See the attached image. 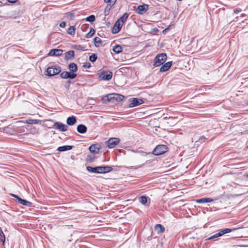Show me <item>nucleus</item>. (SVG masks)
Returning a JSON list of instances; mask_svg holds the SVG:
<instances>
[{
    "instance_id": "4468645a",
    "label": "nucleus",
    "mask_w": 248,
    "mask_h": 248,
    "mask_svg": "<svg viewBox=\"0 0 248 248\" xmlns=\"http://www.w3.org/2000/svg\"><path fill=\"white\" fill-rule=\"evenodd\" d=\"M63 51L59 49H51L48 54V56H60L62 55Z\"/></svg>"
},
{
    "instance_id": "4c0bfd02",
    "label": "nucleus",
    "mask_w": 248,
    "mask_h": 248,
    "mask_svg": "<svg viewBox=\"0 0 248 248\" xmlns=\"http://www.w3.org/2000/svg\"><path fill=\"white\" fill-rule=\"evenodd\" d=\"M77 74L75 73V72H71L69 78L74 79L77 77Z\"/></svg>"
},
{
    "instance_id": "f257e3e1",
    "label": "nucleus",
    "mask_w": 248,
    "mask_h": 248,
    "mask_svg": "<svg viewBox=\"0 0 248 248\" xmlns=\"http://www.w3.org/2000/svg\"><path fill=\"white\" fill-rule=\"evenodd\" d=\"M86 170L90 172L95 173H106L111 171L113 169L111 167L106 166H97L95 167H92L91 166H87Z\"/></svg>"
},
{
    "instance_id": "b1692460",
    "label": "nucleus",
    "mask_w": 248,
    "mask_h": 248,
    "mask_svg": "<svg viewBox=\"0 0 248 248\" xmlns=\"http://www.w3.org/2000/svg\"><path fill=\"white\" fill-rule=\"evenodd\" d=\"M129 16V14L127 13H125L118 20L120 23L123 24L125 22Z\"/></svg>"
},
{
    "instance_id": "2eb2a0df",
    "label": "nucleus",
    "mask_w": 248,
    "mask_h": 248,
    "mask_svg": "<svg viewBox=\"0 0 248 248\" xmlns=\"http://www.w3.org/2000/svg\"><path fill=\"white\" fill-rule=\"evenodd\" d=\"M172 64V62H168L166 63H164L162 64V66L160 67L159 72H165L167 71L171 67Z\"/></svg>"
},
{
    "instance_id": "cd10ccee",
    "label": "nucleus",
    "mask_w": 248,
    "mask_h": 248,
    "mask_svg": "<svg viewBox=\"0 0 248 248\" xmlns=\"http://www.w3.org/2000/svg\"><path fill=\"white\" fill-rule=\"evenodd\" d=\"M95 32V30L94 29L91 28L90 30V31L85 35V37L87 38H91L94 34Z\"/></svg>"
},
{
    "instance_id": "dca6fc26",
    "label": "nucleus",
    "mask_w": 248,
    "mask_h": 248,
    "mask_svg": "<svg viewBox=\"0 0 248 248\" xmlns=\"http://www.w3.org/2000/svg\"><path fill=\"white\" fill-rule=\"evenodd\" d=\"M101 146L98 144L91 145L89 147V150L93 153H98L100 149Z\"/></svg>"
},
{
    "instance_id": "4be33fe9",
    "label": "nucleus",
    "mask_w": 248,
    "mask_h": 248,
    "mask_svg": "<svg viewBox=\"0 0 248 248\" xmlns=\"http://www.w3.org/2000/svg\"><path fill=\"white\" fill-rule=\"evenodd\" d=\"M73 146L71 145H63L58 148L57 150L59 152H64L72 149Z\"/></svg>"
},
{
    "instance_id": "c9c22d12",
    "label": "nucleus",
    "mask_w": 248,
    "mask_h": 248,
    "mask_svg": "<svg viewBox=\"0 0 248 248\" xmlns=\"http://www.w3.org/2000/svg\"><path fill=\"white\" fill-rule=\"evenodd\" d=\"M83 67L85 68H89L91 67V64L89 62H86L83 63Z\"/></svg>"
},
{
    "instance_id": "58836bf2",
    "label": "nucleus",
    "mask_w": 248,
    "mask_h": 248,
    "mask_svg": "<svg viewBox=\"0 0 248 248\" xmlns=\"http://www.w3.org/2000/svg\"><path fill=\"white\" fill-rule=\"evenodd\" d=\"M70 83H71V81L70 80H67L66 83H65V87L67 89H68L69 87V86L70 85Z\"/></svg>"
},
{
    "instance_id": "aec40b11",
    "label": "nucleus",
    "mask_w": 248,
    "mask_h": 248,
    "mask_svg": "<svg viewBox=\"0 0 248 248\" xmlns=\"http://www.w3.org/2000/svg\"><path fill=\"white\" fill-rule=\"evenodd\" d=\"M214 200L210 198H204L196 200L195 202L198 203H204L213 202Z\"/></svg>"
},
{
    "instance_id": "f3484780",
    "label": "nucleus",
    "mask_w": 248,
    "mask_h": 248,
    "mask_svg": "<svg viewBox=\"0 0 248 248\" xmlns=\"http://www.w3.org/2000/svg\"><path fill=\"white\" fill-rule=\"evenodd\" d=\"M154 229L158 234L164 232L165 230L164 227L160 224H156L154 227Z\"/></svg>"
},
{
    "instance_id": "72a5a7b5",
    "label": "nucleus",
    "mask_w": 248,
    "mask_h": 248,
    "mask_svg": "<svg viewBox=\"0 0 248 248\" xmlns=\"http://www.w3.org/2000/svg\"><path fill=\"white\" fill-rule=\"evenodd\" d=\"M97 59V56L96 54L93 53L89 57V60L91 62H94Z\"/></svg>"
},
{
    "instance_id": "39448f33",
    "label": "nucleus",
    "mask_w": 248,
    "mask_h": 248,
    "mask_svg": "<svg viewBox=\"0 0 248 248\" xmlns=\"http://www.w3.org/2000/svg\"><path fill=\"white\" fill-rule=\"evenodd\" d=\"M168 151V147L165 145L160 144L157 145L153 150L152 153L155 155H159Z\"/></svg>"
},
{
    "instance_id": "6e6552de",
    "label": "nucleus",
    "mask_w": 248,
    "mask_h": 248,
    "mask_svg": "<svg viewBox=\"0 0 248 248\" xmlns=\"http://www.w3.org/2000/svg\"><path fill=\"white\" fill-rule=\"evenodd\" d=\"M120 141V140L117 138H111L108 140L106 143L107 146L109 148H113L118 145Z\"/></svg>"
},
{
    "instance_id": "5701e85b",
    "label": "nucleus",
    "mask_w": 248,
    "mask_h": 248,
    "mask_svg": "<svg viewBox=\"0 0 248 248\" xmlns=\"http://www.w3.org/2000/svg\"><path fill=\"white\" fill-rule=\"evenodd\" d=\"M68 68L71 72H76L78 70L77 65L74 62L69 63L68 65Z\"/></svg>"
},
{
    "instance_id": "412c9836",
    "label": "nucleus",
    "mask_w": 248,
    "mask_h": 248,
    "mask_svg": "<svg viewBox=\"0 0 248 248\" xmlns=\"http://www.w3.org/2000/svg\"><path fill=\"white\" fill-rule=\"evenodd\" d=\"M77 122V118L75 116H72L67 118L66 123L69 125H73Z\"/></svg>"
},
{
    "instance_id": "c85d7f7f",
    "label": "nucleus",
    "mask_w": 248,
    "mask_h": 248,
    "mask_svg": "<svg viewBox=\"0 0 248 248\" xmlns=\"http://www.w3.org/2000/svg\"><path fill=\"white\" fill-rule=\"evenodd\" d=\"M139 202L142 204H145L147 202V198L146 196H142L139 198Z\"/></svg>"
},
{
    "instance_id": "c756f323",
    "label": "nucleus",
    "mask_w": 248,
    "mask_h": 248,
    "mask_svg": "<svg viewBox=\"0 0 248 248\" xmlns=\"http://www.w3.org/2000/svg\"><path fill=\"white\" fill-rule=\"evenodd\" d=\"M95 158L94 155H87L86 158V161L89 162H92L94 161Z\"/></svg>"
},
{
    "instance_id": "473e14b6",
    "label": "nucleus",
    "mask_w": 248,
    "mask_h": 248,
    "mask_svg": "<svg viewBox=\"0 0 248 248\" xmlns=\"http://www.w3.org/2000/svg\"><path fill=\"white\" fill-rule=\"evenodd\" d=\"M86 21H88L90 23H92L93 22V21H95V17L94 15H90V16H88L86 18Z\"/></svg>"
},
{
    "instance_id": "a18cd8bd",
    "label": "nucleus",
    "mask_w": 248,
    "mask_h": 248,
    "mask_svg": "<svg viewBox=\"0 0 248 248\" xmlns=\"http://www.w3.org/2000/svg\"><path fill=\"white\" fill-rule=\"evenodd\" d=\"M78 50L80 49V47H78V48L77 49Z\"/></svg>"
},
{
    "instance_id": "9b49d317",
    "label": "nucleus",
    "mask_w": 248,
    "mask_h": 248,
    "mask_svg": "<svg viewBox=\"0 0 248 248\" xmlns=\"http://www.w3.org/2000/svg\"><path fill=\"white\" fill-rule=\"evenodd\" d=\"M143 103L142 99L137 98H133L130 99V103L129 104V108H132L139 106Z\"/></svg>"
},
{
    "instance_id": "f704fd0d",
    "label": "nucleus",
    "mask_w": 248,
    "mask_h": 248,
    "mask_svg": "<svg viewBox=\"0 0 248 248\" xmlns=\"http://www.w3.org/2000/svg\"><path fill=\"white\" fill-rule=\"evenodd\" d=\"M94 45L95 46H98V45H97V44H101L102 43V40L101 39L98 37H96L94 38Z\"/></svg>"
},
{
    "instance_id": "1a4fd4ad",
    "label": "nucleus",
    "mask_w": 248,
    "mask_h": 248,
    "mask_svg": "<svg viewBox=\"0 0 248 248\" xmlns=\"http://www.w3.org/2000/svg\"><path fill=\"white\" fill-rule=\"evenodd\" d=\"M10 195L16 198L19 203L28 207H31V206L32 203L30 202L22 199L18 196L14 194H10Z\"/></svg>"
},
{
    "instance_id": "6ab92c4d",
    "label": "nucleus",
    "mask_w": 248,
    "mask_h": 248,
    "mask_svg": "<svg viewBox=\"0 0 248 248\" xmlns=\"http://www.w3.org/2000/svg\"><path fill=\"white\" fill-rule=\"evenodd\" d=\"M77 130L78 133L80 134H84L87 132V128L85 125L80 124L78 125Z\"/></svg>"
},
{
    "instance_id": "9d476101",
    "label": "nucleus",
    "mask_w": 248,
    "mask_h": 248,
    "mask_svg": "<svg viewBox=\"0 0 248 248\" xmlns=\"http://www.w3.org/2000/svg\"><path fill=\"white\" fill-rule=\"evenodd\" d=\"M53 127L62 132H65L67 130L68 126L61 122H55L53 125Z\"/></svg>"
},
{
    "instance_id": "49530a36",
    "label": "nucleus",
    "mask_w": 248,
    "mask_h": 248,
    "mask_svg": "<svg viewBox=\"0 0 248 248\" xmlns=\"http://www.w3.org/2000/svg\"><path fill=\"white\" fill-rule=\"evenodd\" d=\"M78 50L80 49V47H78V48L77 49Z\"/></svg>"
},
{
    "instance_id": "f8f14e48",
    "label": "nucleus",
    "mask_w": 248,
    "mask_h": 248,
    "mask_svg": "<svg viewBox=\"0 0 248 248\" xmlns=\"http://www.w3.org/2000/svg\"><path fill=\"white\" fill-rule=\"evenodd\" d=\"M148 7L149 5L145 4L139 5L136 10V13L140 15H143L148 10Z\"/></svg>"
},
{
    "instance_id": "393cba45",
    "label": "nucleus",
    "mask_w": 248,
    "mask_h": 248,
    "mask_svg": "<svg viewBox=\"0 0 248 248\" xmlns=\"http://www.w3.org/2000/svg\"><path fill=\"white\" fill-rule=\"evenodd\" d=\"M67 33L71 35V36H74L76 33V28L74 26H70L67 31Z\"/></svg>"
},
{
    "instance_id": "a878e982",
    "label": "nucleus",
    "mask_w": 248,
    "mask_h": 248,
    "mask_svg": "<svg viewBox=\"0 0 248 248\" xmlns=\"http://www.w3.org/2000/svg\"><path fill=\"white\" fill-rule=\"evenodd\" d=\"M112 50L115 53L118 54L122 51L123 48L121 46L116 45L113 46Z\"/></svg>"
},
{
    "instance_id": "a19ab883",
    "label": "nucleus",
    "mask_w": 248,
    "mask_h": 248,
    "mask_svg": "<svg viewBox=\"0 0 248 248\" xmlns=\"http://www.w3.org/2000/svg\"><path fill=\"white\" fill-rule=\"evenodd\" d=\"M241 11V9L240 8L235 9L234 10V13L236 14H238V13L240 12Z\"/></svg>"
},
{
    "instance_id": "0eeeda50",
    "label": "nucleus",
    "mask_w": 248,
    "mask_h": 248,
    "mask_svg": "<svg viewBox=\"0 0 248 248\" xmlns=\"http://www.w3.org/2000/svg\"><path fill=\"white\" fill-rule=\"evenodd\" d=\"M232 231V229H229V228H226L224 230H220L218 232L215 234L214 235L211 236L210 237L206 238V240H210L221 236L223 235H224L226 233H229V232H231Z\"/></svg>"
},
{
    "instance_id": "ddd939ff",
    "label": "nucleus",
    "mask_w": 248,
    "mask_h": 248,
    "mask_svg": "<svg viewBox=\"0 0 248 248\" xmlns=\"http://www.w3.org/2000/svg\"><path fill=\"white\" fill-rule=\"evenodd\" d=\"M123 26V24L120 23L119 21H117L112 30V33L116 34L120 31Z\"/></svg>"
},
{
    "instance_id": "20e7f679",
    "label": "nucleus",
    "mask_w": 248,
    "mask_h": 248,
    "mask_svg": "<svg viewBox=\"0 0 248 248\" xmlns=\"http://www.w3.org/2000/svg\"><path fill=\"white\" fill-rule=\"evenodd\" d=\"M113 73L109 70L99 71L98 73V78L102 80L108 81L112 78Z\"/></svg>"
},
{
    "instance_id": "79ce46f5",
    "label": "nucleus",
    "mask_w": 248,
    "mask_h": 248,
    "mask_svg": "<svg viewBox=\"0 0 248 248\" xmlns=\"http://www.w3.org/2000/svg\"><path fill=\"white\" fill-rule=\"evenodd\" d=\"M109 6L108 5L105 9V13H106L107 12H108L110 9H109Z\"/></svg>"
},
{
    "instance_id": "de8ad7c7",
    "label": "nucleus",
    "mask_w": 248,
    "mask_h": 248,
    "mask_svg": "<svg viewBox=\"0 0 248 248\" xmlns=\"http://www.w3.org/2000/svg\"><path fill=\"white\" fill-rule=\"evenodd\" d=\"M247 177H248V175H247Z\"/></svg>"
},
{
    "instance_id": "c03bdc74",
    "label": "nucleus",
    "mask_w": 248,
    "mask_h": 248,
    "mask_svg": "<svg viewBox=\"0 0 248 248\" xmlns=\"http://www.w3.org/2000/svg\"><path fill=\"white\" fill-rule=\"evenodd\" d=\"M71 72H67L66 71V78H69L70 76Z\"/></svg>"
},
{
    "instance_id": "423d86ee",
    "label": "nucleus",
    "mask_w": 248,
    "mask_h": 248,
    "mask_svg": "<svg viewBox=\"0 0 248 248\" xmlns=\"http://www.w3.org/2000/svg\"><path fill=\"white\" fill-rule=\"evenodd\" d=\"M107 96L108 97L107 99L108 102L112 101L113 100L119 102L122 101L124 98V95L118 93H111L107 95Z\"/></svg>"
},
{
    "instance_id": "7c9ffc66",
    "label": "nucleus",
    "mask_w": 248,
    "mask_h": 248,
    "mask_svg": "<svg viewBox=\"0 0 248 248\" xmlns=\"http://www.w3.org/2000/svg\"><path fill=\"white\" fill-rule=\"evenodd\" d=\"M0 241L2 242L3 244H4L5 241V237L4 234L1 228H0Z\"/></svg>"
},
{
    "instance_id": "7ed1b4c3",
    "label": "nucleus",
    "mask_w": 248,
    "mask_h": 248,
    "mask_svg": "<svg viewBox=\"0 0 248 248\" xmlns=\"http://www.w3.org/2000/svg\"><path fill=\"white\" fill-rule=\"evenodd\" d=\"M167 59V54L162 53L156 56L153 65L155 67L159 66L165 63Z\"/></svg>"
},
{
    "instance_id": "bb28decb",
    "label": "nucleus",
    "mask_w": 248,
    "mask_h": 248,
    "mask_svg": "<svg viewBox=\"0 0 248 248\" xmlns=\"http://www.w3.org/2000/svg\"><path fill=\"white\" fill-rule=\"evenodd\" d=\"M40 122L39 120L36 119H29L27 120V123L31 124H36Z\"/></svg>"
},
{
    "instance_id": "ea45409f",
    "label": "nucleus",
    "mask_w": 248,
    "mask_h": 248,
    "mask_svg": "<svg viewBox=\"0 0 248 248\" xmlns=\"http://www.w3.org/2000/svg\"><path fill=\"white\" fill-rule=\"evenodd\" d=\"M60 27L61 28H64L66 26V23L64 21H62L60 23Z\"/></svg>"
},
{
    "instance_id": "2f4dec72",
    "label": "nucleus",
    "mask_w": 248,
    "mask_h": 248,
    "mask_svg": "<svg viewBox=\"0 0 248 248\" xmlns=\"http://www.w3.org/2000/svg\"><path fill=\"white\" fill-rule=\"evenodd\" d=\"M117 0H110L108 1V0H104V1L106 3H108V5L109 6V9H111L112 7L115 4Z\"/></svg>"
},
{
    "instance_id": "37998d69",
    "label": "nucleus",
    "mask_w": 248,
    "mask_h": 248,
    "mask_svg": "<svg viewBox=\"0 0 248 248\" xmlns=\"http://www.w3.org/2000/svg\"><path fill=\"white\" fill-rule=\"evenodd\" d=\"M17 0H7L9 3H14L17 1Z\"/></svg>"
},
{
    "instance_id": "e433bc0d",
    "label": "nucleus",
    "mask_w": 248,
    "mask_h": 248,
    "mask_svg": "<svg viewBox=\"0 0 248 248\" xmlns=\"http://www.w3.org/2000/svg\"><path fill=\"white\" fill-rule=\"evenodd\" d=\"M60 77L62 78L67 79L66 78V71H63L62 73H60Z\"/></svg>"
},
{
    "instance_id": "a211bd4d",
    "label": "nucleus",
    "mask_w": 248,
    "mask_h": 248,
    "mask_svg": "<svg viewBox=\"0 0 248 248\" xmlns=\"http://www.w3.org/2000/svg\"><path fill=\"white\" fill-rule=\"evenodd\" d=\"M75 57V52L73 50H69L65 53V60L68 61L74 59Z\"/></svg>"
},
{
    "instance_id": "f03ea898",
    "label": "nucleus",
    "mask_w": 248,
    "mask_h": 248,
    "mask_svg": "<svg viewBox=\"0 0 248 248\" xmlns=\"http://www.w3.org/2000/svg\"><path fill=\"white\" fill-rule=\"evenodd\" d=\"M61 68L57 65H53L48 67L45 71L46 75L49 77H52L57 75L61 72Z\"/></svg>"
}]
</instances>
